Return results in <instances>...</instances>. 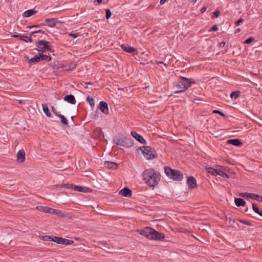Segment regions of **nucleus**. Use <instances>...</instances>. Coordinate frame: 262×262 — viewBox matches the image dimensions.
<instances>
[{
  "mask_svg": "<svg viewBox=\"0 0 262 262\" xmlns=\"http://www.w3.org/2000/svg\"><path fill=\"white\" fill-rule=\"evenodd\" d=\"M142 178L147 185L155 187L159 184L161 179V174L159 171L151 168L143 171Z\"/></svg>",
  "mask_w": 262,
  "mask_h": 262,
  "instance_id": "1",
  "label": "nucleus"
},
{
  "mask_svg": "<svg viewBox=\"0 0 262 262\" xmlns=\"http://www.w3.org/2000/svg\"><path fill=\"white\" fill-rule=\"evenodd\" d=\"M195 81L193 79H189L184 77L180 76L179 79L173 83V88L176 90L173 92L174 94L184 92L192 83Z\"/></svg>",
  "mask_w": 262,
  "mask_h": 262,
  "instance_id": "2",
  "label": "nucleus"
},
{
  "mask_svg": "<svg viewBox=\"0 0 262 262\" xmlns=\"http://www.w3.org/2000/svg\"><path fill=\"white\" fill-rule=\"evenodd\" d=\"M139 233L147 237L149 239L156 241H163L165 238V235L161 232H159L154 228L150 227H146L143 230L139 231Z\"/></svg>",
  "mask_w": 262,
  "mask_h": 262,
  "instance_id": "3",
  "label": "nucleus"
},
{
  "mask_svg": "<svg viewBox=\"0 0 262 262\" xmlns=\"http://www.w3.org/2000/svg\"><path fill=\"white\" fill-rule=\"evenodd\" d=\"M115 142L117 145L125 148L131 147L134 145L133 140L129 136H125L121 134L116 136Z\"/></svg>",
  "mask_w": 262,
  "mask_h": 262,
  "instance_id": "4",
  "label": "nucleus"
},
{
  "mask_svg": "<svg viewBox=\"0 0 262 262\" xmlns=\"http://www.w3.org/2000/svg\"><path fill=\"white\" fill-rule=\"evenodd\" d=\"M165 173L170 179L178 181H181L183 179V173L179 170L172 169L169 167H164Z\"/></svg>",
  "mask_w": 262,
  "mask_h": 262,
  "instance_id": "5",
  "label": "nucleus"
},
{
  "mask_svg": "<svg viewBox=\"0 0 262 262\" xmlns=\"http://www.w3.org/2000/svg\"><path fill=\"white\" fill-rule=\"evenodd\" d=\"M140 149L142 151L144 157L147 159L155 158V151L150 146H142L140 147Z\"/></svg>",
  "mask_w": 262,
  "mask_h": 262,
  "instance_id": "6",
  "label": "nucleus"
},
{
  "mask_svg": "<svg viewBox=\"0 0 262 262\" xmlns=\"http://www.w3.org/2000/svg\"><path fill=\"white\" fill-rule=\"evenodd\" d=\"M36 209L39 211L49 213L52 214H56L57 215H60L61 213L60 210H56L47 206H37L36 207Z\"/></svg>",
  "mask_w": 262,
  "mask_h": 262,
  "instance_id": "7",
  "label": "nucleus"
},
{
  "mask_svg": "<svg viewBox=\"0 0 262 262\" xmlns=\"http://www.w3.org/2000/svg\"><path fill=\"white\" fill-rule=\"evenodd\" d=\"M36 46L40 49V50H38V52L39 53H40L41 51L43 52L46 50H51L50 42L45 40H41L36 42Z\"/></svg>",
  "mask_w": 262,
  "mask_h": 262,
  "instance_id": "8",
  "label": "nucleus"
},
{
  "mask_svg": "<svg viewBox=\"0 0 262 262\" xmlns=\"http://www.w3.org/2000/svg\"><path fill=\"white\" fill-rule=\"evenodd\" d=\"M54 242L58 244L69 245L72 244L74 243L73 241L55 236H54Z\"/></svg>",
  "mask_w": 262,
  "mask_h": 262,
  "instance_id": "9",
  "label": "nucleus"
},
{
  "mask_svg": "<svg viewBox=\"0 0 262 262\" xmlns=\"http://www.w3.org/2000/svg\"><path fill=\"white\" fill-rule=\"evenodd\" d=\"M64 187L66 188H72L74 189V190L79 191V192H86L88 191L89 188L86 187H82L80 186L77 185H70V187L68 186V185H65Z\"/></svg>",
  "mask_w": 262,
  "mask_h": 262,
  "instance_id": "10",
  "label": "nucleus"
},
{
  "mask_svg": "<svg viewBox=\"0 0 262 262\" xmlns=\"http://www.w3.org/2000/svg\"><path fill=\"white\" fill-rule=\"evenodd\" d=\"M132 136L136 139L138 141H139L140 143L145 144L146 143V140L143 138V137L138 134L135 131H132L131 132Z\"/></svg>",
  "mask_w": 262,
  "mask_h": 262,
  "instance_id": "11",
  "label": "nucleus"
},
{
  "mask_svg": "<svg viewBox=\"0 0 262 262\" xmlns=\"http://www.w3.org/2000/svg\"><path fill=\"white\" fill-rule=\"evenodd\" d=\"M224 167L216 166V168H214V173L215 172L216 175H219L223 178H228V175L224 172Z\"/></svg>",
  "mask_w": 262,
  "mask_h": 262,
  "instance_id": "12",
  "label": "nucleus"
},
{
  "mask_svg": "<svg viewBox=\"0 0 262 262\" xmlns=\"http://www.w3.org/2000/svg\"><path fill=\"white\" fill-rule=\"evenodd\" d=\"M99 108L104 114H107L108 113V104L106 102L101 101L99 104Z\"/></svg>",
  "mask_w": 262,
  "mask_h": 262,
  "instance_id": "13",
  "label": "nucleus"
},
{
  "mask_svg": "<svg viewBox=\"0 0 262 262\" xmlns=\"http://www.w3.org/2000/svg\"><path fill=\"white\" fill-rule=\"evenodd\" d=\"M12 37L14 38H19V39L21 40H23L26 42H32V38L31 37V36H25L26 38H27V39H24V37H25L24 35H20L19 34H18L17 33H15L13 35H12Z\"/></svg>",
  "mask_w": 262,
  "mask_h": 262,
  "instance_id": "14",
  "label": "nucleus"
},
{
  "mask_svg": "<svg viewBox=\"0 0 262 262\" xmlns=\"http://www.w3.org/2000/svg\"><path fill=\"white\" fill-rule=\"evenodd\" d=\"M121 49L125 52L128 53H134L137 52V49L130 46H126L125 45L123 44L121 46Z\"/></svg>",
  "mask_w": 262,
  "mask_h": 262,
  "instance_id": "15",
  "label": "nucleus"
},
{
  "mask_svg": "<svg viewBox=\"0 0 262 262\" xmlns=\"http://www.w3.org/2000/svg\"><path fill=\"white\" fill-rule=\"evenodd\" d=\"M119 194L125 197H129L132 194V191L128 188L125 187L119 191Z\"/></svg>",
  "mask_w": 262,
  "mask_h": 262,
  "instance_id": "16",
  "label": "nucleus"
},
{
  "mask_svg": "<svg viewBox=\"0 0 262 262\" xmlns=\"http://www.w3.org/2000/svg\"><path fill=\"white\" fill-rule=\"evenodd\" d=\"M187 182L189 186L191 188H194L196 186V181L195 179L192 176L187 178Z\"/></svg>",
  "mask_w": 262,
  "mask_h": 262,
  "instance_id": "17",
  "label": "nucleus"
},
{
  "mask_svg": "<svg viewBox=\"0 0 262 262\" xmlns=\"http://www.w3.org/2000/svg\"><path fill=\"white\" fill-rule=\"evenodd\" d=\"M17 160L20 162H24L25 160V152L24 149L19 150L17 154Z\"/></svg>",
  "mask_w": 262,
  "mask_h": 262,
  "instance_id": "18",
  "label": "nucleus"
},
{
  "mask_svg": "<svg viewBox=\"0 0 262 262\" xmlns=\"http://www.w3.org/2000/svg\"><path fill=\"white\" fill-rule=\"evenodd\" d=\"M63 99L64 101H66L68 102L69 103L72 104H75L76 102L75 97L73 95H71V94L68 95H66L64 97Z\"/></svg>",
  "mask_w": 262,
  "mask_h": 262,
  "instance_id": "19",
  "label": "nucleus"
},
{
  "mask_svg": "<svg viewBox=\"0 0 262 262\" xmlns=\"http://www.w3.org/2000/svg\"><path fill=\"white\" fill-rule=\"evenodd\" d=\"M45 21L49 27H54L56 26L57 20L55 18H46Z\"/></svg>",
  "mask_w": 262,
  "mask_h": 262,
  "instance_id": "20",
  "label": "nucleus"
},
{
  "mask_svg": "<svg viewBox=\"0 0 262 262\" xmlns=\"http://www.w3.org/2000/svg\"><path fill=\"white\" fill-rule=\"evenodd\" d=\"M227 222L230 227L236 228L238 226V224L235 222V220L231 217H227Z\"/></svg>",
  "mask_w": 262,
  "mask_h": 262,
  "instance_id": "21",
  "label": "nucleus"
},
{
  "mask_svg": "<svg viewBox=\"0 0 262 262\" xmlns=\"http://www.w3.org/2000/svg\"><path fill=\"white\" fill-rule=\"evenodd\" d=\"M228 143L235 146H240L242 144V142L238 139H230L228 140Z\"/></svg>",
  "mask_w": 262,
  "mask_h": 262,
  "instance_id": "22",
  "label": "nucleus"
},
{
  "mask_svg": "<svg viewBox=\"0 0 262 262\" xmlns=\"http://www.w3.org/2000/svg\"><path fill=\"white\" fill-rule=\"evenodd\" d=\"M234 202L236 205L238 207L244 206L246 204L245 201H244L242 199L240 198H235Z\"/></svg>",
  "mask_w": 262,
  "mask_h": 262,
  "instance_id": "23",
  "label": "nucleus"
},
{
  "mask_svg": "<svg viewBox=\"0 0 262 262\" xmlns=\"http://www.w3.org/2000/svg\"><path fill=\"white\" fill-rule=\"evenodd\" d=\"M55 115L58 116L61 119V122L64 125H68V120L64 117L63 115L59 114V113H55Z\"/></svg>",
  "mask_w": 262,
  "mask_h": 262,
  "instance_id": "24",
  "label": "nucleus"
},
{
  "mask_svg": "<svg viewBox=\"0 0 262 262\" xmlns=\"http://www.w3.org/2000/svg\"><path fill=\"white\" fill-rule=\"evenodd\" d=\"M36 13V11L33 9H30L26 11L24 13L23 16L26 17H30L32 15L35 14Z\"/></svg>",
  "mask_w": 262,
  "mask_h": 262,
  "instance_id": "25",
  "label": "nucleus"
},
{
  "mask_svg": "<svg viewBox=\"0 0 262 262\" xmlns=\"http://www.w3.org/2000/svg\"><path fill=\"white\" fill-rule=\"evenodd\" d=\"M42 107L43 111L46 116L49 117H51V114L49 112L47 104H42Z\"/></svg>",
  "mask_w": 262,
  "mask_h": 262,
  "instance_id": "26",
  "label": "nucleus"
},
{
  "mask_svg": "<svg viewBox=\"0 0 262 262\" xmlns=\"http://www.w3.org/2000/svg\"><path fill=\"white\" fill-rule=\"evenodd\" d=\"M105 165L108 168L115 169L117 167V164L116 163L110 161H106L105 162Z\"/></svg>",
  "mask_w": 262,
  "mask_h": 262,
  "instance_id": "27",
  "label": "nucleus"
},
{
  "mask_svg": "<svg viewBox=\"0 0 262 262\" xmlns=\"http://www.w3.org/2000/svg\"><path fill=\"white\" fill-rule=\"evenodd\" d=\"M40 61H41V60H40V53L39 52V55L38 56L36 55V56H34L33 57L31 58L29 60V62L34 63L38 62Z\"/></svg>",
  "mask_w": 262,
  "mask_h": 262,
  "instance_id": "28",
  "label": "nucleus"
},
{
  "mask_svg": "<svg viewBox=\"0 0 262 262\" xmlns=\"http://www.w3.org/2000/svg\"><path fill=\"white\" fill-rule=\"evenodd\" d=\"M253 211L262 217V210H259L258 206L255 204H252Z\"/></svg>",
  "mask_w": 262,
  "mask_h": 262,
  "instance_id": "29",
  "label": "nucleus"
},
{
  "mask_svg": "<svg viewBox=\"0 0 262 262\" xmlns=\"http://www.w3.org/2000/svg\"><path fill=\"white\" fill-rule=\"evenodd\" d=\"M40 60H46L49 61L51 60V57L50 56L44 55L40 53Z\"/></svg>",
  "mask_w": 262,
  "mask_h": 262,
  "instance_id": "30",
  "label": "nucleus"
},
{
  "mask_svg": "<svg viewBox=\"0 0 262 262\" xmlns=\"http://www.w3.org/2000/svg\"><path fill=\"white\" fill-rule=\"evenodd\" d=\"M54 236H49V235H45L42 237V239L45 241H54Z\"/></svg>",
  "mask_w": 262,
  "mask_h": 262,
  "instance_id": "31",
  "label": "nucleus"
},
{
  "mask_svg": "<svg viewBox=\"0 0 262 262\" xmlns=\"http://www.w3.org/2000/svg\"><path fill=\"white\" fill-rule=\"evenodd\" d=\"M87 101L89 102L90 105L93 107L95 105L94 99L90 96H88L86 98Z\"/></svg>",
  "mask_w": 262,
  "mask_h": 262,
  "instance_id": "32",
  "label": "nucleus"
},
{
  "mask_svg": "<svg viewBox=\"0 0 262 262\" xmlns=\"http://www.w3.org/2000/svg\"><path fill=\"white\" fill-rule=\"evenodd\" d=\"M239 92H238V91L232 92L230 94V97L232 99H236L239 96Z\"/></svg>",
  "mask_w": 262,
  "mask_h": 262,
  "instance_id": "33",
  "label": "nucleus"
},
{
  "mask_svg": "<svg viewBox=\"0 0 262 262\" xmlns=\"http://www.w3.org/2000/svg\"><path fill=\"white\" fill-rule=\"evenodd\" d=\"M259 195H258L254 193H250L248 196V198L258 201Z\"/></svg>",
  "mask_w": 262,
  "mask_h": 262,
  "instance_id": "34",
  "label": "nucleus"
},
{
  "mask_svg": "<svg viewBox=\"0 0 262 262\" xmlns=\"http://www.w3.org/2000/svg\"><path fill=\"white\" fill-rule=\"evenodd\" d=\"M112 15V12L110 9H106V19H109Z\"/></svg>",
  "mask_w": 262,
  "mask_h": 262,
  "instance_id": "35",
  "label": "nucleus"
},
{
  "mask_svg": "<svg viewBox=\"0 0 262 262\" xmlns=\"http://www.w3.org/2000/svg\"><path fill=\"white\" fill-rule=\"evenodd\" d=\"M254 40V38L251 37L250 38H248L245 41V43L246 44L250 43L252 41Z\"/></svg>",
  "mask_w": 262,
  "mask_h": 262,
  "instance_id": "36",
  "label": "nucleus"
},
{
  "mask_svg": "<svg viewBox=\"0 0 262 262\" xmlns=\"http://www.w3.org/2000/svg\"><path fill=\"white\" fill-rule=\"evenodd\" d=\"M206 170L207 172L213 175V168L212 167H206Z\"/></svg>",
  "mask_w": 262,
  "mask_h": 262,
  "instance_id": "37",
  "label": "nucleus"
},
{
  "mask_svg": "<svg viewBox=\"0 0 262 262\" xmlns=\"http://www.w3.org/2000/svg\"><path fill=\"white\" fill-rule=\"evenodd\" d=\"M69 36L73 37L74 38H75L79 36L78 33L76 34V33H72V32L69 33Z\"/></svg>",
  "mask_w": 262,
  "mask_h": 262,
  "instance_id": "38",
  "label": "nucleus"
},
{
  "mask_svg": "<svg viewBox=\"0 0 262 262\" xmlns=\"http://www.w3.org/2000/svg\"><path fill=\"white\" fill-rule=\"evenodd\" d=\"M244 19L243 18H240L235 22V24L236 26H238L241 23L244 22Z\"/></svg>",
  "mask_w": 262,
  "mask_h": 262,
  "instance_id": "39",
  "label": "nucleus"
},
{
  "mask_svg": "<svg viewBox=\"0 0 262 262\" xmlns=\"http://www.w3.org/2000/svg\"><path fill=\"white\" fill-rule=\"evenodd\" d=\"M249 194V193L243 192V193H241L239 194V195L242 197H244V198L246 197V198H248Z\"/></svg>",
  "mask_w": 262,
  "mask_h": 262,
  "instance_id": "40",
  "label": "nucleus"
},
{
  "mask_svg": "<svg viewBox=\"0 0 262 262\" xmlns=\"http://www.w3.org/2000/svg\"><path fill=\"white\" fill-rule=\"evenodd\" d=\"M215 113V114H220L221 116H223V117H225V115L222 112L220 111H217V110H214V114Z\"/></svg>",
  "mask_w": 262,
  "mask_h": 262,
  "instance_id": "41",
  "label": "nucleus"
},
{
  "mask_svg": "<svg viewBox=\"0 0 262 262\" xmlns=\"http://www.w3.org/2000/svg\"><path fill=\"white\" fill-rule=\"evenodd\" d=\"M238 221H239L241 223H243V224H245V225H249V226L251 225V224H250L249 222H248V221H247L243 220H238Z\"/></svg>",
  "mask_w": 262,
  "mask_h": 262,
  "instance_id": "42",
  "label": "nucleus"
},
{
  "mask_svg": "<svg viewBox=\"0 0 262 262\" xmlns=\"http://www.w3.org/2000/svg\"><path fill=\"white\" fill-rule=\"evenodd\" d=\"M98 244L101 245L102 246H103V247H106L107 246V243L105 241H100V242H99Z\"/></svg>",
  "mask_w": 262,
  "mask_h": 262,
  "instance_id": "43",
  "label": "nucleus"
},
{
  "mask_svg": "<svg viewBox=\"0 0 262 262\" xmlns=\"http://www.w3.org/2000/svg\"><path fill=\"white\" fill-rule=\"evenodd\" d=\"M220 14V11L218 10L214 12V17H217Z\"/></svg>",
  "mask_w": 262,
  "mask_h": 262,
  "instance_id": "44",
  "label": "nucleus"
},
{
  "mask_svg": "<svg viewBox=\"0 0 262 262\" xmlns=\"http://www.w3.org/2000/svg\"><path fill=\"white\" fill-rule=\"evenodd\" d=\"M225 41H222L221 42H220L219 43V46L220 48H223L225 46Z\"/></svg>",
  "mask_w": 262,
  "mask_h": 262,
  "instance_id": "45",
  "label": "nucleus"
},
{
  "mask_svg": "<svg viewBox=\"0 0 262 262\" xmlns=\"http://www.w3.org/2000/svg\"><path fill=\"white\" fill-rule=\"evenodd\" d=\"M39 27V25H32V26H28L27 28H37V27Z\"/></svg>",
  "mask_w": 262,
  "mask_h": 262,
  "instance_id": "46",
  "label": "nucleus"
},
{
  "mask_svg": "<svg viewBox=\"0 0 262 262\" xmlns=\"http://www.w3.org/2000/svg\"><path fill=\"white\" fill-rule=\"evenodd\" d=\"M35 32H36V33H44L45 32L41 30H37V31H35Z\"/></svg>",
  "mask_w": 262,
  "mask_h": 262,
  "instance_id": "47",
  "label": "nucleus"
},
{
  "mask_svg": "<svg viewBox=\"0 0 262 262\" xmlns=\"http://www.w3.org/2000/svg\"><path fill=\"white\" fill-rule=\"evenodd\" d=\"M51 109L54 114H55V113H58V112L56 111V109L54 108V106H52Z\"/></svg>",
  "mask_w": 262,
  "mask_h": 262,
  "instance_id": "48",
  "label": "nucleus"
},
{
  "mask_svg": "<svg viewBox=\"0 0 262 262\" xmlns=\"http://www.w3.org/2000/svg\"><path fill=\"white\" fill-rule=\"evenodd\" d=\"M206 10V7H203L201 9V13H204Z\"/></svg>",
  "mask_w": 262,
  "mask_h": 262,
  "instance_id": "49",
  "label": "nucleus"
},
{
  "mask_svg": "<svg viewBox=\"0 0 262 262\" xmlns=\"http://www.w3.org/2000/svg\"><path fill=\"white\" fill-rule=\"evenodd\" d=\"M35 34H36V32H35V31H32V32H31L30 33V36H31V37L32 38V36L33 35Z\"/></svg>",
  "mask_w": 262,
  "mask_h": 262,
  "instance_id": "50",
  "label": "nucleus"
},
{
  "mask_svg": "<svg viewBox=\"0 0 262 262\" xmlns=\"http://www.w3.org/2000/svg\"><path fill=\"white\" fill-rule=\"evenodd\" d=\"M102 2V0H95V2H97L98 4H100Z\"/></svg>",
  "mask_w": 262,
  "mask_h": 262,
  "instance_id": "51",
  "label": "nucleus"
},
{
  "mask_svg": "<svg viewBox=\"0 0 262 262\" xmlns=\"http://www.w3.org/2000/svg\"><path fill=\"white\" fill-rule=\"evenodd\" d=\"M166 1V0H160V3L161 5H163L165 3Z\"/></svg>",
  "mask_w": 262,
  "mask_h": 262,
  "instance_id": "52",
  "label": "nucleus"
},
{
  "mask_svg": "<svg viewBox=\"0 0 262 262\" xmlns=\"http://www.w3.org/2000/svg\"><path fill=\"white\" fill-rule=\"evenodd\" d=\"M240 31H241V29L238 28L236 30H235V33H237L239 32Z\"/></svg>",
  "mask_w": 262,
  "mask_h": 262,
  "instance_id": "53",
  "label": "nucleus"
},
{
  "mask_svg": "<svg viewBox=\"0 0 262 262\" xmlns=\"http://www.w3.org/2000/svg\"><path fill=\"white\" fill-rule=\"evenodd\" d=\"M218 29V28L216 26L214 25V31H216Z\"/></svg>",
  "mask_w": 262,
  "mask_h": 262,
  "instance_id": "54",
  "label": "nucleus"
},
{
  "mask_svg": "<svg viewBox=\"0 0 262 262\" xmlns=\"http://www.w3.org/2000/svg\"><path fill=\"white\" fill-rule=\"evenodd\" d=\"M258 201L262 202V196L259 195Z\"/></svg>",
  "mask_w": 262,
  "mask_h": 262,
  "instance_id": "55",
  "label": "nucleus"
},
{
  "mask_svg": "<svg viewBox=\"0 0 262 262\" xmlns=\"http://www.w3.org/2000/svg\"><path fill=\"white\" fill-rule=\"evenodd\" d=\"M74 69H75V67H73V68H72V69H69V70H70V71H72V70H74ZM66 70L68 71V69H67Z\"/></svg>",
  "mask_w": 262,
  "mask_h": 262,
  "instance_id": "56",
  "label": "nucleus"
},
{
  "mask_svg": "<svg viewBox=\"0 0 262 262\" xmlns=\"http://www.w3.org/2000/svg\"><path fill=\"white\" fill-rule=\"evenodd\" d=\"M209 31H213V26H212V27H211L209 29Z\"/></svg>",
  "mask_w": 262,
  "mask_h": 262,
  "instance_id": "57",
  "label": "nucleus"
},
{
  "mask_svg": "<svg viewBox=\"0 0 262 262\" xmlns=\"http://www.w3.org/2000/svg\"><path fill=\"white\" fill-rule=\"evenodd\" d=\"M28 39V38H26V37H24V39Z\"/></svg>",
  "mask_w": 262,
  "mask_h": 262,
  "instance_id": "58",
  "label": "nucleus"
},
{
  "mask_svg": "<svg viewBox=\"0 0 262 262\" xmlns=\"http://www.w3.org/2000/svg\"><path fill=\"white\" fill-rule=\"evenodd\" d=\"M196 1H197V0H193V1L194 2H196Z\"/></svg>",
  "mask_w": 262,
  "mask_h": 262,
  "instance_id": "59",
  "label": "nucleus"
},
{
  "mask_svg": "<svg viewBox=\"0 0 262 262\" xmlns=\"http://www.w3.org/2000/svg\"><path fill=\"white\" fill-rule=\"evenodd\" d=\"M60 262H62V261H60Z\"/></svg>",
  "mask_w": 262,
  "mask_h": 262,
  "instance_id": "60",
  "label": "nucleus"
}]
</instances>
